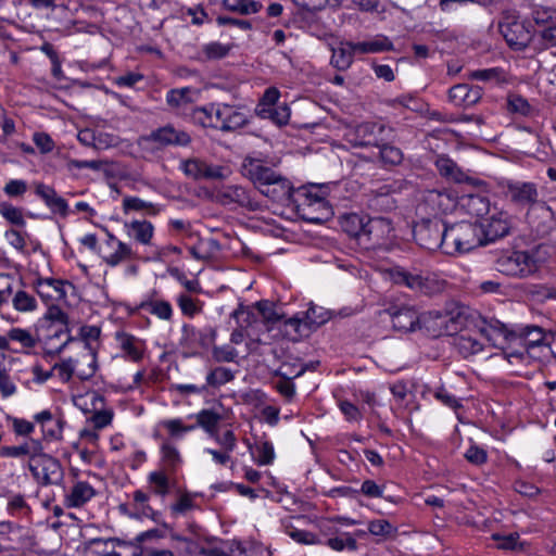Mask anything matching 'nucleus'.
<instances>
[{"label":"nucleus","instance_id":"1","mask_svg":"<svg viewBox=\"0 0 556 556\" xmlns=\"http://www.w3.org/2000/svg\"><path fill=\"white\" fill-rule=\"evenodd\" d=\"M393 327L401 331H415L421 326L426 327L433 336L452 334L457 330V323L448 313L428 312L419 315L409 306H403L391 311Z\"/></svg>","mask_w":556,"mask_h":556},{"label":"nucleus","instance_id":"2","mask_svg":"<svg viewBox=\"0 0 556 556\" xmlns=\"http://www.w3.org/2000/svg\"><path fill=\"white\" fill-rule=\"evenodd\" d=\"M457 329H459V318H455ZM453 345L456 351L464 357H469L483 350L484 341L491 344H496V337L502 334V328L495 327L491 324L482 321L477 329H465L458 332L456 330L451 336H454Z\"/></svg>","mask_w":556,"mask_h":556},{"label":"nucleus","instance_id":"3","mask_svg":"<svg viewBox=\"0 0 556 556\" xmlns=\"http://www.w3.org/2000/svg\"><path fill=\"white\" fill-rule=\"evenodd\" d=\"M444 254H464L481 243L480 229L470 222L444 226Z\"/></svg>","mask_w":556,"mask_h":556},{"label":"nucleus","instance_id":"4","mask_svg":"<svg viewBox=\"0 0 556 556\" xmlns=\"http://www.w3.org/2000/svg\"><path fill=\"white\" fill-rule=\"evenodd\" d=\"M391 276L395 283L424 294L440 292L445 287V281L439 279L435 274L421 271L416 268L409 270L397 267L392 270Z\"/></svg>","mask_w":556,"mask_h":556},{"label":"nucleus","instance_id":"5","mask_svg":"<svg viewBox=\"0 0 556 556\" xmlns=\"http://www.w3.org/2000/svg\"><path fill=\"white\" fill-rule=\"evenodd\" d=\"M190 141L191 137L188 132L176 129L172 125H166L152 131L148 136L140 137L138 139V146L144 151H153L154 149L166 146L186 147Z\"/></svg>","mask_w":556,"mask_h":556},{"label":"nucleus","instance_id":"6","mask_svg":"<svg viewBox=\"0 0 556 556\" xmlns=\"http://www.w3.org/2000/svg\"><path fill=\"white\" fill-rule=\"evenodd\" d=\"M417 244L428 251L440 249L444 253V225L438 218H424L414 227Z\"/></svg>","mask_w":556,"mask_h":556},{"label":"nucleus","instance_id":"7","mask_svg":"<svg viewBox=\"0 0 556 556\" xmlns=\"http://www.w3.org/2000/svg\"><path fill=\"white\" fill-rule=\"evenodd\" d=\"M497 270L513 277H528L535 273L538 264L533 256L526 251H514L501 256L497 262Z\"/></svg>","mask_w":556,"mask_h":556},{"label":"nucleus","instance_id":"8","mask_svg":"<svg viewBox=\"0 0 556 556\" xmlns=\"http://www.w3.org/2000/svg\"><path fill=\"white\" fill-rule=\"evenodd\" d=\"M27 466L36 481L42 485L59 484L63 479L61 463L43 451Z\"/></svg>","mask_w":556,"mask_h":556},{"label":"nucleus","instance_id":"9","mask_svg":"<svg viewBox=\"0 0 556 556\" xmlns=\"http://www.w3.org/2000/svg\"><path fill=\"white\" fill-rule=\"evenodd\" d=\"M505 199L516 207L526 208L539 200L538 186L531 181L507 180L503 184Z\"/></svg>","mask_w":556,"mask_h":556},{"label":"nucleus","instance_id":"10","mask_svg":"<svg viewBox=\"0 0 556 556\" xmlns=\"http://www.w3.org/2000/svg\"><path fill=\"white\" fill-rule=\"evenodd\" d=\"M457 204V195L451 190H428L424 193L418 208L420 212L437 216L453 212Z\"/></svg>","mask_w":556,"mask_h":556},{"label":"nucleus","instance_id":"11","mask_svg":"<svg viewBox=\"0 0 556 556\" xmlns=\"http://www.w3.org/2000/svg\"><path fill=\"white\" fill-rule=\"evenodd\" d=\"M393 227L384 217H368L362 244L366 249L386 248L392 238Z\"/></svg>","mask_w":556,"mask_h":556},{"label":"nucleus","instance_id":"12","mask_svg":"<svg viewBox=\"0 0 556 556\" xmlns=\"http://www.w3.org/2000/svg\"><path fill=\"white\" fill-rule=\"evenodd\" d=\"M38 295L46 302H65L74 285L67 280L38 277L34 281Z\"/></svg>","mask_w":556,"mask_h":556},{"label":"nucleus","instance_id":"13","mask_svg":"<svg viewBox=\"0 0 556 556\" xmlns=\"http://www.w3.org/2000/svg\"><path fill=\"white\" fill-rule=\"evenodd\" d=\"M179 168L193 179H223L228 175L226 167L208 164L198 157L181 161Z\"/></svg>","mask_w":556,"mask_h":556},{"label":"nucleus","instance_id":"14","mask_svg":"<svg viewBox=\"0 0 556 556\" xmlns=\"http://www.w3.org/2000/svg\"><path fill=\"white\" fill-rule=\"evenodd\" d=\"M386 132L391 134L392 129L382 123L364 122L355 128L356 139L354 144L359 147L380 146V142L388 139Z\"/></svg>","mask_w":556,"mask_h":556},{"label":"nucleus","instance_id":"15","mask_svg":"<svg viewBox=\"0 0 556 556\" xmlns=\"http://www.w3.org/2000/svg\"><path fill=\"white\" fill-rule=\"evenodd\" d=\"M114 338L121 357L132 363L142 361L146 352L144 340L125 331H116Z\"/></svg>","mask_w":556,"mask_h":556},{"label":"nucleus","instance_id":"16","mask_svg":"<svg viewBox=\"0 0 556 556\" xmlns=\"http://www.w3.org/2000/svg\"><path fill=\"white\" fill-rule=\"evenodd\" d=\"M510 222L508 214L496 208L493 212L490 211L481 222L478 228L480 232L483 231L485 238L490 241H494L498 238L506 236L509 231Z\"/></svg>","mask_w":556,"mask_h":556},{"label":"nucleus","instance_id":"17","mask_svg":"<svg viewBox=\"0 0 556 556\" xmlns=\"http://www.w3.org/2000/svg\"><path fill=\"white\" fill-rule=\"evenodd\" d=\"M74 478L72 486L64 495V505L67 508H81L89 503L98 492L90 482L78 479L77 473H74Z\"/></svg>","mask_w":556,"mask_h":556},{"label":"nucleus","instance_id":"18","mask_svg":"<svg viewBox=\"0 0 556 556\" xmlns=\"http://www.w3.org/2000/svg\"><path fill=\"white\" fill-rule=\"evenodd\" d=\"M34 422L41 429L42 438L47 441H60L63 437L64 419L60 414L43 409L34 415Z\"/></svg>","mask_w":556,"mask_h":556},{"label":"nucleus","instance_id":"19","mask_svg":"<svg viewBox=\"0 0 556 556\" xmlns=\"http://www.w3.org/2000/svg\"><path fill=\"white\" fill-rule=\"evenodd\" d=\"M108 252L102 256L103 262L115 267L122 263L129 262L136 258V253L132 248L117 239L113 233L108 232L105 241Z\"/></svg>","mask_w":556,"mask_h":556},{"label":"nucleus","instance_id":"20","mask_svg":"<svg viewBox=\"0 0 556 556\" xmlns=\"http://www.w3.org/2000/svg\"><path fill=\"white\" fill-rule=\"evenodd\" d=\"M216 331L213 328L198 330L195 327L185 324L181 327L179 345L187 351H195L199 348H206L214 341Z\"/></svg>","mask_w":556,"mask_h":556},{"label":"nucleus","instance_id":"21","mask_svg":"<svg viewBox=\"0 0 556 556\" xmlns=\"http://www.w3.org/2000/svg\"><path fill=\"white\" fill-rule=\"evenodd\" d=\"M244 175L262 191L270 186L280 174L264 165L260 160L247 159L243 164Z\"/></svg>","mask_w":556,"mask_h":556},{"label":"nucleus","instance_id":"22","mask_svg":"<svg viewBox=\"0 0 556 556\" xmlns=\"http://www.w3.org/2000/svg\"><path fill=\"white\" fill-rule=\"evenodd\" d=\"M75 377L81 381L89 380L98 370L97 353L89 344H85L84 350L72 357Z\"/></svg>","mask_w":556,"mask_h":556},{"label":"nucleus","instance_id":"23","mask_svg":"<svg viewBox=\"0 0 556 556\" xmlns=\"http://www.w3.org/2000/svg\"><path fill=\"white\" fill-rule=\"evenodd\" d=\"M90 404L93 413L88 419L94 429L101 430L112 424L114 412L104 406V397L98 392L90 393Z\"/></svg>","mask_w":556,"mask_h":556},{"label":"nucleus","instance_id":"24","mask_svg":"<svg viewBox=\"0 0 556 556\" xmlns=\"http://www.w3.org/2000/svg\"><path fill=\"white\" fill-rule=\"evenodd\" d=\"M43 445L38 439H29L20 445L2 446L0 448V455L4 457L20 458L23 456L28 457V462H33L34 458L41 455Z\"/></svg>","mask_w":556,"mask_h":556},{"label":"nucleus","instance_id":"25","mask_svg":"<svg viewBox=\"0 0 556 556\" xmlns=\"http://www.w3.org/2000/svg\"><path fill=\"white\" fill-rule=\"evenodd\" d=\"M35 192L51 210V212L58 213L62 216H66L68 214V204L66 200L60 197L52 187L40 182L36 185Z\"/></svg>","mask_w":556,"mask_h":556},{"label":"nucleus","instance_id":"26","mask_svg":"<svg viewBox=\"0 0 556 556\" xmlns=\"http://www.w3.org/2000/svg\"><path fill=\"white\" fill-rule=\"evenodd\" d=\"M160 455L161 469L168 473H175L184 463L179 448L172 440H164L162 442Z\"/></svg>","mask_w":556,"mask_h":556},{"label":"nucleus","instance_id":"27","mask_svg":"<svg viewBox=\"0 0 556 556\" xmlns=\"http://www.w3.org/2000/svg\"><path fill=\"white\" fill-rule=\"evenodd\" d=\"M129 238L142 245H150L154 236V226L151 222L135 219L124 225Z\"/></svg>","mask_w":556,"mask_h":556},{"label":"nucleus","instance_id":"28","mask_svg":"<svg viewBox=\"0 0 556 556\" xmlns=\"http://www.w3.org/2000/svg\"><path fill=\"white\" fill-rule=\"evenodd\" d=\"M45 318L51 321V325L60 326L59 331L65 336V340L58 346H54L55 351L60 352L67 345L71 340L68 331V316L59 305L51 303L48 305L47 312L45 313Z\"/></svg>","mask_w":556,"mask_h":556},{"label":"nucleus","instance_id":"29","mask_svg":"<svg viewBox=\"0 0 556 556\" xmlns=\"http://www.w3.org/2000/svg\"><path fill=\"white\" fill-rule=\"evenodd\" d=\"M248 122V116L242 108L227 104L219 130L225 132L235 131L244 127Z\"/></svg>","mask_w":556,"mask_h":556},{"label":"nucleus","instance_id":"30","mask_svg":"<svg viewBox=\"0 0 556 556\" xmlns=\"http://www.w3.org/2000/svg\"><path fill=\"white\" fill-rule=\"evenodd\" d=\"M262 193L276 202L287 203L291 200L293 188L286 177L279 175L270 186L262 189Z\"/></svg>","mask_w":556,"mask_h":556},{"label":"nucleus","instance_id":"31","mask_svg":"<svg viewBox=\"0 0 556 556\" xmlns=\"http://www.w3.org/2000/svg\"><path fill=\"white\" fill-rule=\"evenodd\" d=\"M279 329L286 338L295 342L301 340L303 337H306L311 328L306 317L302 319L298 316H294L281 321Z\"/></svg>","mask_w":556,"mask_h":556},{"label":"nucleus","instance_id":"32","mask_svg":"<svg viewBox=\"0 0 556 556\" xmlns=\"http://www.w3.org/2000/svg\"><path fill=\"white\" fill-rule=\"evenodd\" d=\"M352 48L356 51V53L361 54L380 53L383 51L392 50L393 43L388 37L383 35H377L365 41L353 42Z\"/></svg>","mask_w":556,"mask_h":556},{"label":"nucleus","instance_id":"33","mask_svg":"<svg viewBox=\"0 0 556 556\" xmlns=\"http://www.w3.org/2000/svg\"><path fill=\"white\" fill-rule=\"evenodd\" d=\"M368 217L362 216L356 213L346 214L341 219V227L344 232L349 236L358 240L362 244V240L365 233V228Z\"/></svg>","mask_w":556,"mask_h":556},{"label":"nucleus","instance_id":"34","mask_svg":"<svg viewBox=\"0 0 556 556\" xmlns=\"http://www.w3.org/2000/svg\"><path fill=\"white\" fill-rule=\"evenodd\" d=\"M460 205L471 216L481 218L490 214V202L480 194H468L460 199Z\"/></svg>","mask_w":556,"mask_h":556},{"label":"nucleus","instance_id":"35","mask_svg":"<svg viewBox=\"0 0 556 556\" xmlns=\"http://www.w3.org/2000/svg\"><path fill=\"white\" fill-rule=\"evenodd\" d=\"M334 552H355L357 541L350 532L336 531L331 536L323 540V544Z\"/></svg>","mask_w":556,"mask_h":556},{"label":"nucleus","instance_id":"36","mask_svg":"<svg viewBox=\"0 0 556 556\" xmlns=\"http://www.w3.org/2000/svg\"><path fill=\"white\" fill-rule=\"evenodd\" d=\"M352 41H342L338 48H332L331 64L339 71L348 70L353 63L356 51Z\"/></svg>","mask_w":556,"mask_h":556},{"label":"nucleus","instance_id":"37","mask_svg":"<svg viewBox=\"0 0 556 556\" xmlns=\"http://www.w3.org/2000/svg\"><path fill=\"white\" fill-rule=\"evenodd\" d=\"M188 418H194L197 428H202L210 437L215 435L218 424L222 420L220 414L213 409H201L197 414L189 415Z\"/></svg>","mask_w":556,"mask_h":556},{"label":"nucleus","instance_id":"38","mask_svg":"<svg viewBox=\"0 0 556 556\" xmlns=\"http://www.w3.org/2000/svg\"><path fill=\"white\" fill-rule=\"evenodd\" d=\"M141 308L149 312L160 320L170 321L174 316V309L172 304L163 299H149L141 303Z\"/></svg>","mask_w":556,"mask_h":556},{"label":"nucleus","instance_id":"39","mask_svg":"<svg viewBox=\"0 0 556 556\" xmlns=\"http://www.w3.org/2000/svg\"><path fill=\"white\" fill-rule=\"evenodd\" d=\"M168 475L169 473L163 469L151 471L148 475L147 481L152 494L165 497L169 493L170 484Z\"/></svg>","mask_w":556,"mask_h":556},{"label":"nucleus","instance_id":"40","mask_svg":"<svg viewBox=\"0 0 556 556\" xmlns=\"http://www.w3.org/2000/svg\"><path fill=\"white\" fill-rule=\"evenodd\" d=\"M217 198L225 205L232 203L245 205L249 202L245 189L236 185L222 188L217 193Z\"/></svg>","mask_w":556,"mask_h":556},{"label":"nucleus","instance_id":"41","mask_svg":"<svg viewBox=\"0 0 556 556\" xmlns=\"http://www.w3.org/2000/svg\"><path fill=\"white\" fill-rule=\"evenodd\" d=\"M435 167L441 176L454 180L456 182L463 181L465 175L457 166V164L445 155H440L435 160Z\"/></svg>","mask_w":556,"mask_h":556},{"label":"nucleus","instance_id":"42","mask_svg":"<svg viewBox=\"0 0 556 556\" xmlns=\"http://www.w3.org/2000/svg\"><path fill=\"white\" fill-rule=\"evenodd\" d=\"M224 9L241 15L258 13L263 4L255 0H223Z\"/></svg>","mask_w":556,"mask_h":556},{"label":"nucleus","instance_id":"43","mask_svg":"<svg viewBox=\"0 0 556 556\" xmlns=\"http://www.w3.org/2000/svg\"><path fill=\"white\" fill-rule=\"evenodd\" d=\"M254 460L260 466L271 465L276 458L274 444L265 439H260L255 443Z\"/></svg>","mask_w":556,"mask_h":556},{"label":"nucleus","instance_id":"44","mask_svg":"<svg viewBox=\"0 0 556 556\" xmlns=\"http://www.w3.org/2000/svg\"><path fill=\"white\" fill-rule=\"evenodd\" d=\"M176 302L182 315L189 318L200 314L203 309V302L192 298L188 293H179L176 298Z\"/></svg>","mask_w":556,"mask_h":556},{"label":"nucleus","instance_id":"45","mask_svg":"<svg viewBox=\"0 0 556 556\" xmlns=\"http://www.w3.org/2000/svg\"><path fill=\"white\" fill-rule=\"evenodd\" d=\"M12 306L20 313H30L37 309V300L28 292L18 289L13 294Z\"/></svg>","mask_w":556,"mask_h":556},{"label":"nucleus","instance_id":"46","mask_svg":"<svg viewBox=\"0 0 556 556\" xmlns=\"http://www.w3.org/2000/svg\"><path fill=\"white\" fill-rule=\"evenodd\" d=\"M233 372L225 367H215L211 369L205 377V384L208 388H219L233 380Z\"/></svg>","mask_w":556,"mask_h":556},{"label":"nucleus","instance_id":"47","mask_svg":"<svg viewBox=\"0 0 556 556\" xmlns=\"http://www.w3.org/2000/svg\"><path fill=\"white\" fill-rule=\"evenodd\" d=\"M286 534L295 543L302 545H321L323 540L314 532L299 529L295 527H286Z\"/></svg>","mask_w":556,"mask_h":556},{"label":"nucleus","instance_id":"48","mask_svg":"<svg viewBox=\"0 0 556 556\" xmlns=\"http://www.w3.org/2000/svg\"><path fill=\"white\" fill-rule=\"evenodd\" d=\"M161 425L173 440H181L186 433L197 429V426L185 425L180 418L165 419L161 421Z\"/></svg>","mask_w":556,"mask_h":556},{"label":"nucleus","instance_id":"49","mask_svg":"<svg viewBox=\"0 0 556 556\" xmlns=\"http://www.w3.org/2000/svg\"><path fill=\"white\" fill-rule=\"evenodd\" d=\"M230 51V47L218 41H212L202 46L199 60H219L225 58Z\"/></svg>","mask_w":556,"mask_h":556},{"label":"nucleus","instance_id":"50","mask_svg":"<svg viewBox=\"0 0 556 556\" xmlns=\"http://www.w3.org/2000/svg\"><path fill=\"white\" fill-rule=\"evenodd\" d=\"M169 539L179 543V546L176 547L178 554L192 555L200 547L199 542L193 536L184 535L173 530L169 531Z\"/></svg>","mask_w":556,"mask_h":556},{"label":"nucleus","instance_id":"51","mask_svg":"<svg viewBox=\"0 0 556 556\" xmlns=\"http://www.w3.org/2000/svg\"><path fill=\"white\" fill-rule=\"evenodd\" d=\"M267 110H268V113H260V114H257V116L263 119H270L273 123H275L278 126H285L289 123L291 112H290L289 106L286 103L275 105Z\"/></svg>","mask_w":556,"mask_h":556},{"label":"nucleus","instance_id":"52","mask_svg":"<svg viewBox=\"0 0 556 556\" xmlns=\"http://www.w3.org/2000/svg\"><path fill=\"white\" fill-rule=\"evenodd\" d=\"M231 317L233 319H236V321L239 325L240 329H236V330L232 331V333L230 336V342L232 344H240V343L243 342V339H244V334H243V331H242L243 323L244 321L250 323L249 319L251 317V313L248 309H245L244 307L239 306L237 309H235L231 313Z\"/></svg>","mask_w":556,"mask_h":556},{"label":"nucleus","instance_id":"53","mask_svg":"<svg viewBox=\"0 0 556 556\" xmlns=\"http://www.w3.org/2000/svg\"><path fill=\"white\" fill-rule=\"evenodd\" d=\"M7 510L15 517H26L30 514V507L21 494L10 495L7 503Z\"/></svg>","mask_w":556,"mask_h":556},{"label":"nucleus","instance_id":"54","mask_svg":"<svg viewBox=\"0 0 556 556\" xmlns=\"http://www.w3.org/2000/svg\"><path fill=\"white\" fill-rule=\"evenodd\" d=\"M0 214L5 220L14 226L24 227L26 225L23 211L10 203H0Z\"/></svg>","mask_w":556,"mask_h":556},{"label":"nucleus","instance_id":"55","mask_svg":"<svg viewBox=\"0 0 556 556\" xmlns=\"http://www.w3.org/2000/svg\"><path fill=\"white\" fill-rule=\"evenodd\" d=\"M123 208L125 212L149 211L153 215H155L160 212V208L155 204L144 201L138 197H125L123 199Z\"/></svg>","mask_w":556,"mask_h":556},{"label":"nucleus","instance_id":"56","mask_svg":"<svg viewBox=\"0 0 556 556\" xmlns=\"http://www.w3.org/2000/svg\"><path fill=\"white\" fill-rule=\"evenodd\" d=\"M215 103H208L204 106L195 108L192 112V118L203 127L214 128Z\"/></svg>","mask_w":556,"mask_h":556},{"label":"nucleus","instance_id":"57","mask_svg":"<svg viewBox=\"0 0 556 556\" xmlns=\"http://www.w3.org/2000/svg\"><path fill=\"white\" fill-rule=\"evenodd\" d=\"M53 376L63 383H68L75 377L72 357L63 358L52 366Z\"/></svg>","mask_w":556,"mask_h":556},{"label":"nucleus","instance_id":"58","mask_svg":"<svg viewBox=\"0 0 556 556\" xmlns=\"http://www.w3.org/2000/svg\"><path fill=\"white\" fill-rule=\"evenodd\" d=\"M280 98V91L276 87H269L267 88L262 98L260 99L256 108L255 113L256 115L260 113H268L269 108H273L276 105Z\"/></svg>","mask_w":556,"mask_h":556},{"label":"nucleus","instance_id":"59","mask_svg":"<svg viewBox=\"0 0 556 556\" xmlns=\"http://www.w3.org/2000/svg\"><path fill=\"white\" fill-rule=\"evenodd\" d=\"M380 149V157L384 164L388 165H397L403 160L402 151L391 144H387L384 141L380 142V146H377Z\"/></svg>","mask_w":556,"mask_h":556},{"label":"nucleus","instance_id":"60","mask_svg":"<svg viewBox=\"0 0 556 556\" xmlns=\"http://www.w3.org/2000/svg\"><path fill=\"white\" fill-rule=\"evenodd\" d=\"M194 508L195 503L192 495L190 493H184L174 504L170 505L169 511L173 517H178L193 510Z\"/></svg>","mask_w":556,"mask_h":556},{"label":"nucleus","instance_id":"61","mask_svg":"<svg viewBox=\"0 0 556 556\" xmlns=\"http://www.w3.org/2000/svg\"><path fill=\"white\" fill-rule=\"evenodd\" d=\"M368 531L376 536L388 538L396 532V528L386 519H375L369 521Z\"/></svg>","mask_w":556,"mask_h":556},{"label":"nucleus","instance_id":"62","mask_svg":"<svg viewBox=\"0 0 556 556\" xmlns=\"http://www.w3.org/2000/svg\"><path fill=\"white\" fill-rule=\"evenodd\" d=\"M256 307L263 318V320L270 326L281 324V316L276 312L274 305L268 301H261L256 304Z\"/></svg>","mask_w":556,"mask_h":556},{"label":"nucleus","instance_id":"63","mask_svg":"<svg viewBox=\"0 0 556 556\" xmlns=\"http://www.w3.org/2000/svg\"><path fill=\"white\" fill-rule=\"evenodd\" d=\"M9 338L11 341L17 342L22 348H33L36 344V340L33 334L22 328H12L9 330Z\"/></svg>","mask_w":556,"mask_h":556},{"label":"nucleus","instance_id":"64","mask_svg":"<svg viewBox=\"0 0 556 556\" xmlns=\"http://www.w3.org/2000/svg\"><path fill=\"white\" fill-rule=\"evenodd\" d=\"M14 293V279L9 275H0V306L9 304Z\"/></svg>","mask_w":556,"mask_h":556}]
</instances>
